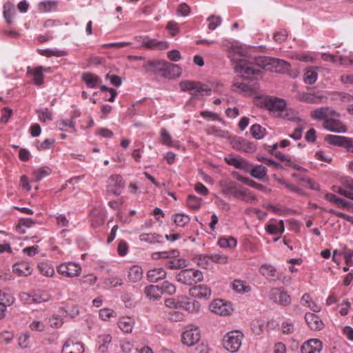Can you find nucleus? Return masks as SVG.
<instances>
[{
  "instance_id": "41",
  "label": "nucleus",
  "mask_w": 353,
  "mask_h": 353,
  "mask_svg": "<svg viewBox=\"0 0 353 353\" xmlns=\"http://www.w3.org/2000/svg\"><path fill=\"white\" fill-rule=\"evenodd\" d=\"M39 54L42 56L50 57H64L68 54V52L66 50H59L57 48L54 49H43L39 50Z\"/></svg>"
},
{
  "instance_id": "47",
  "label": "nucleus",
  "mask_w": 353,
  "mask_h": 353,
  "mask_svg": "<svg viewBox=\"0 0 353 353\" xmlns=\"http://www.w3.org/2000/svg\"><path fill=\"white\" fill-rule=\"evenodd\" d=\"M57 127L60 131L66 130V128H71L72 132H75L74 121L72 119H61L57 121Z\"/></svg>"
},
{
  "instance_id": "3",
  "label": "nucleus",
  "mask_w": 353,
  "mask_h": 353,
  "mask_svg": "<svg viewBox=\"0 0 353 353\" xmlns=\"http://www.w3.org/2000/svg\"><path fill=\"white\" fill-rule=\"evenodd\" d=\"M243 334L239 330H234L227 333L223 338L224 347L230 352H237L241 346Z\"/></svg>"
},
{
  "instance_id": "38",
  "label": "nucleus",
  "mask_w": 353,
  "mask_h": 353,
  "mask_svg": "<svg viewBox=\"0 0 353 353\" xmlns=\"http://www.w3.org/2000/svg\"><path fill=\"white\" fill-rule=\"evenodd\" d=\"M301 303L303 305L308 307L314 312H319L321 310V306L312 300L308 293L303 294L301 299Z\"/></svg>"
},
{
  "instance_id": "9",
  "label": "nucleus",
  "mask_w": 353,
  "mask_h": 353,
  "mask_svg": "<svg viewBox=\"0 0 353 353\" xmlns=\"http://www.w3.org/2000/svg\"><path fill=\"white\" fill-rule=\"evenodd\" d=\"M325 141L333 145L344 147L347 152L353 153V139L350 137L329 134L325 136Z\"/></svg>"
},
{
  "instance_id": "6",
  "label": "nucleus",
  "mask_w": 353,
  "mask_h": 353,
  "mask_svg": "<svg viewBox=\"0 0 353 353\" xmlns=\"http://www.w3.org/2000/svg\"><path fill=\"white\" fill-rule=\"evenodd\" d=\"M340 114L336 111L329 119L323 122V127L334 133H345L347 131V126L339 119Z\"/></svg>"
},
{
  "instance_id": "1",
  "label": "nucleus",
  "mask_w": 353,
  "mask_h": 353,
  "mask_svg": "<svg viewBox=\"0 0 353 353\" xmlns=\"http://www.w3.org/2000/svg\"><path fill=\"white\" fill-rule=\"evenodd\" d=\"M229 58L234 65V71L241 77L249 79L251 75H259L260 70L254 68L252 58L247 54V51L242 46H232L229 51Z\"/></svg>"
},
{
  "instance_id": "48",
  "label": "nucleus",
  "mask_w": 353,
  "mask_h": 353,
  "mask_svg": "<svg viewBox=\"0 0 353 353\" xmlns=\"http://www.w3.org/2000/svg\"><path fill=\"white\" fill-rule=\"evenodd\" d=\"M190 221V216L184 213H179L173 216V221L179 227H185Z\"/></svg>"
},
{
  "instance_id": "50",
  "label": "nucleus",
  "mask_w": 353,
  "mask_h": 353,
  "mask_svg": "<svg viewBox=\"0 0 353 353\" xmlns=\"http://www.w3.org/2000/svg\"><path fill=\"white\" fill-rule=\"evenodd\" d=\"M123 279L117 276H110L104 281V284L107 288H116L122 285Z\"/></svg>"
},
{
  "instance_id": "51",
  "label": "nucleus",
  "mask_w": 353,
  "mask_h": 353,
  "mask_svg": "<svg viewBox=\"0 0 353 353\" xmlns=\"http://www.w3.org/2000/svg\"><path fill=\"white\" fill-rule=\"evenodd\" d=\"M112 336L110 334L104 333L99 336V343H101L99 350L105 352L107 350V345L111 343Z\"/></svg>"
},
{
  "instance_id": "43",
  "label": "nucleus",
  "mask_w": 353,
  "mask_h": 353,
  "mask_svg": "<svg viewBox=\"0 0 353 353\" xmlns=\"http://www.w3.org/2000/svg\"><path fill=\"white\" fill-rule=\"evenodd\" d=\"M50 173L51 169L48 167L37 168L32 172V179L33 181L38 182L44 177L50 175Z\"/></svg>"
},
{
  "instance_id": "32",
  "label": "nucleus",
  "mask_w": 353,
  "mask_h": 353,
  "mask_svg": "<svg viewBox=\"0 0 353 353\" xmlns=\"http://www.w3.org/2000/svg\"><path fill=\"white\" fill-rule=\"evenodd\" d=\"M13 272L20 276H28L32 273V268L27 262L17 263L13 265Z\"/></svg>"
},
{
  "instance_id": "16",
  "label": "nucleus",
  "mask_w": 353,
  "mask_h": 353,
  "mask_svg": "<svg viewBox=\"0 0 353 353\" xmlns=\"http://www.w3.org/2000/svg\"><path fill=\"white\" fill-rule=\"evenodd\" d=\"M200 307L201 305L197 301H192L187 296L179 297V308L183 309L189 313H196Z\"/></svg>"
},
{
  "instance_id": "28",
  "label": "nucleus",
  "mask_w": 353,
  "mask_h": 353,
  "mask_svg": "<svg viewBox=\"0 0 353 353\" xmlns=\"http://www.w3.org/2000/svg\"><path fill=\"white\" fill-rule=\"evenodd\" d=\"M232 289L239 294H245L251 291V287L245 281L241 279H235L231 283Z\"/></svg>"
},
{
  "instance_id": "12",
  "label": "nucleus",
  "mask_w": 353,
  "mask_h": 353,
  "mask_svg": "<svg viewBox=\"0 0 353 353\" xmlns=\"http://www.w3.org/2000/svg\"><path fill=\"white\" fill-rule=\"evenodd\" d=\"M200 330L198 327H188L182 334L181 340L184 345L192 346L200 339Z\"/></svg>"
},
{
  "instance_id": "44",
  "label": "nucleus",
  "mask_w": 353,
  "mask_h": 353,
  "mask_svg": "<svg viewBox=\"0 0 353 353\" xmlns=\"http://www.w3.org/2000/svg\"><path fill=\"white\" fill-rule=\"evenodd\" d=\"M33 297L34 303H41L47 302L50 300L51 296L48 291L46 290H37L33 292Z\"/></svg>"
},
{
  "instance_id": "30",
  "label": "nucleus",
  "mask_w": 353,
  "mask_h": 353,
  "mask_svg": "<svg viewBox=\"0 0 353 353\" xmlns=\"http://www.w3.org/2000/svg\"><path fill=\"white\" fill-rule=\"evenodd\" d=\"M3 15L6 21L8 24L12 23V19L17 14L15 6L10 2H7L3 5Z\"/></svg>"
},
{
  "instance_id": "17",
  "label": "nucleus",
  "mask_w": 353,
  "mask_h": 353,
  "mask_svg": "<svg viewBox=\"0 0 353 353\" xmlns=\"http://www.w3.org/2000/svg\"><path fill=\"white\" fill-rule=\"evenodd\" d=\"M334 111L335 110L330 107H321L312 111L310 116L314 120L323 121L324 122L332 117Z\"/></svg>"
},
{
  "instance_id": "29",
  "label": "nucleus",
  "mask_w": 353,
  "mask_h": 353,
  "mask_svg": "<svg viewBox=\"0 0 353 353\" xmlns=\"http://www.w3.org/2000/svg\"><path fill=\"white\" fill-rule=\"evenodd\" d=\"M265 230L270 234H282L285 231L283 220L267 224Z\"/></svg>"
},
{
  "instance_id": "20",
  "label": "nucleus",
  "mask_w": 353,
  "mask_h": 353,
  "mask_svg": "<svg viewBox=\"0 0 353 353\" xmlns=\"http://www.w3.org/2000/svg\"><path fill=\"white\" fill-rule=\"evenodd\" d=\"M234 198L250 203L256 201L255 195H254L249 189L242 187L241 185H239L237 191H236Z\"/></svg>"
},
{
  "instance_id": "59",
  "label": "nucleus",
  "mask_w": 353,
  "mask_h": 353,
  "mask_svg": "<svg viewBox=\"0 0 353 353\" xmlns=\"http://www.w3.org/2000/svg\"><path fill=\"white\" fill-rule=\"evenodd\" d=\"M208 28L210 30H215L221 24V18L219 16L211 15L208 18Z\"/></svg>"
},
{
  "instance_id": "39",
  "label": "nucleus",
  "mask_w": 353,
  "mask_h": 353,
  "mask_svg": "<svg viewBox=\"0 0 353 353\" xmlns=\"http://www.w3.org/2000/svg\"><path fill=\"white\" fill-rule=\"evenodd\" d=\"M179 256V252L177 250H171L169 251L157 252L152 254L153 259H163L169 260L172 258H177Z\"/></svg>"
},
{
  "instance_id": "25",
  "label": "nucleus",
  "mask_w": 353,
  "mask_h": 353,
  "mask_svg": "<svg viewBox=\"0 0 353 353\" xmlns=\"http://www.w3.org/2000/svg\"><path fill=\"white\" fill-rule=\"evenodd\" d=\"M143 271L138 265H132L128 271V279L131 283L139 282L143 278Z\"/></svg>"
},
{
  "instance_id": "52",
  "label": "nucleus",
  "mask_w": 353,
  "mask_h": 353,
  "mask_svg": "<svg viewBox=\"0 0 353 353\" xmlns=\"http://www.w3.org/2000/svg\"><path fill=\"white\" fill-rule=\"evenodd\" d=\"M252 136L256 139H261L265 136V129L259 124L252 125L250 128Z\"/></svg>"
},
{
  "instance_id": "4",
  "label": "nucleus",
  "mask_w": 353,
  "mask_h": 353,
  "mask_svg": "<svg viewBox=\"0 0 353 353\" xmlns=\"http://www.w3.org/2000/svg\"><path fill=\"white\" fill-rule=\"evenodd\" d=\"M203 278L202 272L192 269L181 270L176 276V279L178 282L188 285H192L197 282L201 281Z\"/></svg>"
},
{
  "instance_id": "45",
  "label": "nucleus",
  "mask_w": 353,
  "mask_h": 353,
  "mask_svg": "<svg viewBox=\"0 0 353 353\" xmlns=\"http://www.w3.org/2000/svg\"><path fill=\"white\" fill-rule=\"evenodd\" d=\"M218 245L221 248H234L237 245L236 239L232 236L221 237L218 241Z\"/></svg>"
},
{
  "instance_id": "2",
  "label": "nucleus",
  "mask_w": 353,
  "mask_h": 353,
  "mask_svg": "<svg viewBox=\"0 0 353 353\" xmlns=\"http://www.w3.org/2000/svg\"><path fill=\"white\" fill-rule=\"evenodd\" d=\"M179 87L183 92H188L191 95V99H199V97L210 95L212 89L208 85L199 81L185 80L180 82Z\"/></svg>"
},
{
  "instance_id": "56",
  "label": "nucleus",
  "mask_w": 353,
  "mask_h": 353,
  "mask_svg": "<svg viewBox=\"0 0 353 353\" xmlns=\"http://www.w3.org/2000/svg\"><path fill=\"white\" fill-rule=\"evenodd\" d=\"M14 302V297L9 293L0 291V304L4 305L5 307L11 305Z\"/></svg>"
},
{
  "instance_id": "36",
  "label": "nucleus",
  "mask_w": 353,
  "mask_h": 353,
  "mask_svg": "<svg viewBox=\"0 0 353 353\" xmlns=\"http://www.w3.org/2000/svg\"><path fill=\"white\" fill-rule=\"evenodd\" d=\"M324 98L322 95L314 93L303 92L299 94V99L307 103H318L321 102V99Z\"/></svg>"
},
{
  "instance_id": "22",
  "label": "nucleus",
  "mask_w": 353,
  "mask_h": 353,
  "mask_svg": "<svg viewBox=\"0 0 353 353\" xmlns=\"http://www.w3.org/2000/svg\"><path fill=\"white\" fill-rule=\"evenodd\" d=\"M257 179H264L267 175V168L262 165H252L248 163V170H245Z\"/></svg>"
},
{
  "instance_id": "58",
  "label": "nucleus",
  "mask_w": 353,
  "mask_h": 353,
  "mask_svg": "<svg viewBox=\"0 0 353 353\" xmlns=\"http://www.w3.org/2000/svg\"><path fill=\"white\" fill-rule=\"evenodd\" d=\"M99 317L103 321H108L111 318H115L117 316V314L115 312L110 308H103L99 310Z\"/></svg>"
},
{
  "instance_id": "24",
  "label": "nucleus",
  "mask_w": 353,
  "mask_h": 353,
  "mask_svg": "<svg viewBox=\"0 0 353 353\" xmlns=\"http://www.w3.org/2000/svg\"><path fill=\"white\" fill-rule=\"evenodd\" d=\"M221 186L222 192L226 196L233 197L235 195L236 191H237L240 185L232 181H221L220 182Z\"/></svg>"
},
{
  "instance_id": "60",
  "label": "nucleus",
  "mask_w": 353,
  "mask_h": 353,
  "mask_svg": "<svg viewBox=\"0 0 353 353\" xmlns=\"http://www.w3.org/2000/svg\"><path fill=\"white\" fill-rule=\"evenodd\" d=\"M30 334L28 332L22 333L18 338V345L21 348H27L30 344Z\"/></svg>"
},
{
  "instance_id": "61",
  "label": "nucleus",
  "mask_w": 353,
  "mask_h": 353,
  "mask_svg": "<svg viewBox=\"0 0 353 353\" xmlns=\"http://www.w3.org/2000/svg\"><path fill=\"white\" fill-rule=\"evenodd\" d=\"M168 318L171 321L179 322L184 320L185 315L179 311L172 310L168 312Z\"/></svg>"
},
{
  "instance_id": "19",
  "label": "nucleus",
  "mask_w": 353,
  "mask_h": 353,
  "mask_svg": "<svg viewBox=\"0 0 353 353\" xmlns=\"http://www.w3.org/2000/svg\"><path fill=\"white\" fill-rule=\"evenodd\" d=\"M305 320L308 327L312 330H321L323 328V321L319 316L314 313L307 312L305 315Z\"/></svg>"
},
{
  "instance_id": "54",
  "label": "nucleus",
  "mask_w": 353,
  "mask_h": 353,
  "mask_svg": "<svg viewBox=\"0 0 353 353\" xmlns=\"http://www.w3.org/2000/svg\"><path fill=\"white\" fill-rule=\"evenodd\" d=\"M57 3L54 1H42L39 4V9L42 12H51L56 10Z\"/></svg>"
},
{
  "instance_id": "34",
  "label": "nucleus",
  "mask_w": 353,
  "mask_h": 353,
  "mask_svg": "<svg viewBox=\"0 0 353 353\" xmlns=\"http://www.w3.org/2000/svg\"><path fill=\"white\" fill-rule=\"evenodd\" d=\"M28 73L33 76L34 84L40 86L43 83V66H38L33 70L28 68Z\"/></svg>"
},
{
  "instance_id": "26",
  "label": "nucleus",
  "mask_w": 353,
  "mask_h": 353,
  "mask_svg": "<svg viewBox=\"0 0 353 353\" xmlns=\"http://www.w3.org/2000/svg\"><path fill=\"white\" fill-rule=\"evenodd\" d=\"M83 347L81 343L68 340L62 347V353H82Z\"/></svg>"
},
{
  "instance_id": "18",
  "label": "nucleus",
  "mask_w": 353,
  "mask_h": 353,
  "mask_svg": "<svg viewBox=\"0 0 353 353\" xmlns=\"http://www.w3.org/2000/svg\"><path fill=\"white\" fill-rule=\"evenodd\" d=\"M189 294L194 298L207 299L211 296V290L207 285H199L191 288Z\"/></svg>"
},
{
  "instance_id": "33",
  "label": "nucleus",
  "mask_w": 353,
  "mask_h": 353,
  "mask_svg": "<svg viewBox=\"0 0 353 353\" xmlns=\"http://www.w3.org/2000/svg\"><path fill=\"white\" fill-rule=\"evenodd\" d=\"M165 265L170 270H176L186 267L188 262L185 259L182 258H172L167 260L165 262Z\"/></svg>"
},
{
  "instance_id": "13",
  "label": "nucleus",
  "mask_w": 353,
  "mask_h": 353,
  "mask_svg": "<svg viewBox=\"0 0 353 353\" xmlns=\"http://www.w3.org/2000/svg\"><path fill=\"white\" fill-rule=\"evenodd\" d=\"M161 65L160 70L163 74L169 79L179 77L181 74V69L179 65L163 61L159 63Z\"/></svg>"
},
{
  "instance_id": "49",
  "label": "nucleus",
  "mask_w": 353,
  "mask_h": 353,
  "mask_svg": "<svg viewBox=\"0 0 353 353\" xmlns=\"http://www.w3.org/2000/svg\"><path fill=\"white\" fill-rule=\"evenodd\" d=\"M40 272L46 276H52L54 274L53 266L48 263L41 262L38 264Z\"/></svg>"
},
{
  "instance_id": "8",
  "label": "nucleus",
  "mask_w": 353,
  "mask_h": 353,
  "mask_svg": "<svg viewBox=\"0 0 353 353\" xmlns=\"http://www.w3.org/2000/svg\"><path fill=\"white\" fill-rule=\"evenodd\" d=\"M124 188L123 177L119 174H112L107 180V192L108 194L118 196Z\"/></svg>"
},
{
  "instance_id": "27",
  "label": "nucleus",
  "mask_w": 353,
  "mask_h": 353,
  "mask_svg": "<svg viewBox=\"0 0 353 353\" xmlns=\"http://www.w3.org/2000/svg\"><path fill=\"white\" fill-rule=\"evenodd\" d=\"M117 324L121 331L130 333L134 325V320L129 316H123L119 319Z\"/></svg>"
},
{
  "instance_id": "23",
  "label": "nucleus",
  "mask_w": 353,
  "mask_h": 353,
  "mask_svg": "<svg viewBox=\"0 0 353 353\" xmlns=\"http://www.w3.org/2000/svg\"><path fill=\"white\" fill-rule=\"evenodd\" d=\"M145 296L150 301H157L161 299L162 292L159 285H147L143 290Z\"/></svg>"
},
{
  "instance_id": "35",
  "label": "nucleus",
  "mask_w": 353,
  "mask_h": 353,
  "mask_svg": "<svg viewBox=\"0 0 353 353\" xmlns=\"http://www.w3.org/2000/svg\"><path fill=\"white\" fill-rule=\"evenodd\" d=\"M81 79L89 88H95L97 85L100 82L99 77L91 72L83 73Z\"/></svg>"
},
{
  "instance_id": "7",
  "label": "nucleus",
  "mask_w": 353,
  "mask_h": 353,
  "mask_svg": "<svg viewBox=\"0 0 353 353\" xmlns=\"http://www.w3.org/2000/svg\"><path fill=\"white\" fill-rule=\"evenodd\" d=\"M268 297L271 301L282 306L290 305L292 302L291 296L283 287L272 288Z\"/></svg>"
},
{
  "instance_id": "37",
  "label": "nucleus",
  "mask_w": 353,
  "mask_h": 353,
  "mask_svg": "<svg viewBox=\"0 0 353 353\" xmlns=\"http://www.w3.org/2000/svg\"><path fill=\"white\" fill-rule=\"evenodd\" d=\"M139 239L141 241L150 244L161 243L163 242L162 236L155 233H143L139 235Z\"/></svg>"
},
{
  "instance_id": "53",
  "label": "nucleus",
  "mask_w": 353,
  "mask_h": 353,
  "mask_svg": "<svg viewBox=\"0 0 353 353\" xmlns=\"http://www.w3.org/2000/svg\"><path fill=\"white\" fill-rule=\"evenodd\" d=\"M201 199L194 195H189L187 198V206L192 210H198L201 208Z\"/></svg>"
},
{
  "instance_id": "15",
  "label": "nucleus",
  "mask_w": 353,
  "mask_h": 353,
  "mask_svg": "<svg viewBox=\"0 0 353 353\" xmlns=\"http://www.w3.org/2000/svg\"><path fill=\"white\" fill-rule=\"evenodd\" d=\"M323 348L322 342L317 339H312L304 342L301 346V353H319Z\"/></svg>"
},
{
  "instance_id": "31",
  "label": "nucleus",
  "mask_w": 353,
  "mask_h": 353,
  "mask_svg": "<svg viewBox=\"0 0 353 353\" xmlns=\"http://www.w3.org/2000/svg\"><path fill=\"white\" fill-rule=\"evenodd\" d=\"M166 272L162 268H154L147 272V277L150 282L155 283L161 279H165Z\"/></svg>"
},
{
  "instance_id": "14",
  "label": "nucleus",
  "mask_w": 353,
  "mask_h": 353,
  "mask_svg": "<svg viewBox=\"0 0 353 353\" xmlns=\"http://www.w3.org/2000/svg\"><path fill=\"white\" fill-rule=\"evenodd\" d=\"M137 39L141 40V46L139 47H143L147 49L165 50L168 47L166 42L159 41L156 39H152L147 36H139Z\"/></svg>"
},
{
  "instance_id": "62",
  "label": "nucleus",
  "mask_w": 353,
  "mask_h": 353,
  "mask_svg": "<svg viewBox=\"0 0 353 353\" xmlns=\"http://www.w3.org/2000/svg\"><path fill=\"white\" fill-rule=\"evenodd\" d=\"M232 90L235 92H245L250 90L249 85L245 83L235 79L233 82Z\"/></svg>"
},
{
  "instance_id": "42",
  "label": "nucleus",
  "mask_w": 353,
  "mask_h": 353,
  "mask_svg": "<svg viewBox=\"0 0 353 353\" xmlns=\"http://www.w3.org/2000/svg\"><path fill=\"white\" fill-rule=\"evenodd\" d=\"M260 273L268 279H273L276 277V270L269 264H263L260 267Z\"/></svg>"
},
{
  "instance_id": "63",
  "label": "nucleus",
  "mask_w": 353,
  "mask_h": 353,
  "mask_svg": "<svg viewBox=\"0 0 353 353\" xmlns=\"http://www.w3.org/2000/svg\"><path fill=\"white\" fill-rule=\"evenodd\" d=\"M197 264L203 268H208L212 260L210 255H199L195 258Z\"/></svg>"
},
{
  "instance_id": "64",
  "label": "nucleus",
  "mask_w": 353,
  "mask_h": 353,
  "mask_svg": "<svg viewBox=\"0 0 353 353\" xmlns=\"http://www.w3.org/2000/svg\"><path fill=\"white\" fill-rule=\"evenodd\" d=\"M281 328L284 334H292L296 330L294 323L290 320L283 322Z\"/></svg>"
},
{
  "instance_id": "55",
  "label": "nucleus",
  "mask_w": 353,
  "mask_h": 353,
  "mask_svg": "<svg viewBox=\"0 0 353 353\" xmlns=\"http://www.w3.org/2000/svg\"><path fill=\"white\" fill-rule=\"evenodd\" d=\"M160 136L161 138V142L163 145L172 147L173 146V141L171 135L170 133L167 131L166 129L162 128L160 132Z\"/></svg>"
},
{
  "instance_id": "46",
  "label": "nucleus",
  "mask_w": 353,
  "mask_h": 353,
  "mask_svg": "<svg viewBox=\"0 0 353 353\" xmlns=\"http://www.w3.org/2000/svg\"><path fill=\"white\" fill-rule=\"evenodd\" d=\"M272 64L275 66L276 72L280 73H285L290 69V63L283 59H274Z\"/></svg>"
},
{
  "instance_id": "11",
  "label": "nucleus",
  "mask_w": 353,
  "mask_h": 353,
  "mask_svg": "<svg viewBox=\"0 0 353 353\" xmlns=\"http://www.w3.org/2000/svg\"><path fill=\"white\" fill-rule=\"evenodd\" d=\"M57 272L68 277H76L80 275L81 267L77 263H63L57 267Z\"/></svg>"
},
{
  "instance_id": "21",
  "label": "nucleus",
  "mask_w": 353,
  "mask_h": 353,
  "mask_svg": "<svg viewBox=\"0 0 353 353\" xmlns=\"http://www.w3.org/2000/svg\"><path fill=\"white\" fill-rule=\"evenodd\" d=\"M225 161L230 165L234 166L235 168L248 170V162L241 157H234L228 155L224 158Z\"/></svg>"
},
{
  "instance_id": "40",
  "label": "nucleus",
  "mask_w": 353,
  "mask_h": 353,
  "mask_svg": "<svg viewBox=\"0 0 353 353\" xmlns=\"http://www.w3.org/2000/svg\"><path fill=\"white\" fill-rule=\"evenodd\" d=\"M317 78L318 72L316 68L314 67L307 68L303 76L304 82L312 85L316 82Z\"/></svg>"
},
{
  "instance_id": "57",
  "label": "nucleus",
  "mask_w": 353,
  "mask_h": 353,
  "mask_svg": "<svg viewBox=\"0 0 353 353\" xmlns=\"http://www.w3.org/2000/svg\"><path fill=\"white\" fill-rule=\"evenodd\" d=\"M161 288L162 294H167L168 295H172L176 292V287L174 284L171 283L168 281L163 282Z\"/></svg>"
},
{
  "instance_id": "5",
  "label": "nucleus",
  "mask_w": 353,
  "mask_h": 353,
  "mask_svg": "<svg viewBox=\"0 0 353 353\" xmlns=\"http://www.w3.org/2000/svg\"><path fill=\"white\" fill-rule=\"evenodd\" d=\"M286 101L277 97H268L264 100V106L272 115L281 117L286 108Z\"/></svg>"
},
{
  "instance_id": "10",
  "label": "nucleus",
  "mask_w": 353,
  "mask_h": 353,
  "mask_svg": "<svg viewBox=\"0 0 353 353\" xmlns=\"http://www.w3.org/2000/svg\"><path fill=\"white\" fill-rule=\"evenodd\" d=\"M210 310L216 314L228 316L232 312L233 307L230 302L222 299H216L210 303Z\"/></svg>"
}]
</instances>
